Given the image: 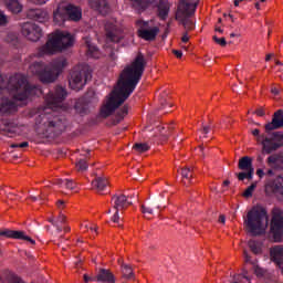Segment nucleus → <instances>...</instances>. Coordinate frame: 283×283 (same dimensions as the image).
Instances as JSON below:
<instances>
[{
    "instance_id": "nucleus-1",
    "label": "nucleus",
    "mask_w": 283,
    "mask_h": 283,
    "mask_svg": "<svg viewBox=\"0 0 283 283\" xmlns=\"http://www.w3.org/2000/svg\"><path fill=\"white\" fill-rule=\"evenodd\" d=\"M145 67H147L145 55L138 53L132 64L123 70L117 81V87L111 92L108 98L102 105L99 111L102 118L112 116V114L132 96L136 90V85H138L140 78H143Z\"/></svg>"
},
{
    "instance_id": "nucleus-2",
    "label": "nucleus",
    "mask_w": 283,
    "mask_h": 283,
    "mask_svg": "<svg viewBox=\"0 0 283 283\" xmlns=\"http://www.w3.org/2000/svg\"><path fill=\"white\" fill-rule=\"evenodd\" d=\"M8 87L9 92L13 95L14 101H27L30 96H36L41 94L39 86L30 85L28 78L22 74H14L9 78L7 83L3 76L0 75V92Z\"/></svg>"
},
{
    "instance_id": "nucleus-3",
    "label": "nucleus",
    "mask_w": 283,
    "mask_h": 283,
    "mask_svg": "<svg viewBox=\"0 0 283 283\" xmlns=\"http://www.w3.org/2000/svg\"><path fill=\"white\" fill-rule=\"evenodd\" d=\"M64 67H67V60L65 57H57L49 65H45L43 62H34L29 66V72L39 77L42 83H54Z\"/></svg>"
},
{
    "instance_id": "nucleus-4",
    "label": "nucleus",
    "mask_w": 283,
    "mask_h": 283,
    "mask_svg": "<svg viewBox=\"0 0 283 283\" xmlns=\"http://www.w3.org/2000/svg\"><path fill=\"white\" fill-rule=\"evenodd\" d=\"M74 45V36L66 31H55L51 38L38 50V56H45V54H56L63 52L67 48Z\"/></svg>"
},
{
    "instance_id": "nucleus-5",
    "label": "nucleus",
    "mask_w": 283,
    "mask_h": 283,
    "mask_svg": "<svg viewBox=\"0 0 283 283\" xmlns=\"http://www.w3.org/2000/svg\"><path fill=\"white\" fill-rule=\"evenodd\" d=\"M266 227H269V213L266 209L263 207L252 208L248 212L245 220L248 233H251V235H262L266 231Z\"/></svg>"
},
{
    "instance_id": "nucleus-6",
    "label": "nucleus",
    "mask_w": 283,
    "mask_h": 283,
    "mask_svg": "<svg viewBox=\"0 0 283 283\" xmlns=\"http://www.w3.org/2000/svg\"><path fill=\"white\" fill-rule=\"evenodd\" d=\"M197 8L198 0H180L178 4L175 19L184 25L187 32H191V30L196 29V24L189 18L196 14Z\"/></svg>"
},
{
    "instance_id": "nucleus-7",
    "label": "nucleus",
    "mask_w": 283,
    "mask_h": 283,
    "mask_svg": "<svg viewBox=\"0 0 283 283\" xmlns=\"http://www.w3.org/2000/svg\"><path fill=\"white\" fill-rule=\"evenodd\" d=\"M65 117L56 115L55 112L49 115H43L42 117V129L44 134H54L55 136H59V134L65 132Z\"/></svg>"
},
{
    "instance_id": "nucleus-8",
    "label": "nucleus",
    "mask_w": 283,
    "mask_h": 283,
    "mask_svg": "<svg viewBox=\"0 0 283 283\" xmlns=\"http://www.w3.org/2000/svg\"><path fill=\"white\" fill-rule=\"evenodd\" d=\"M90 76V66L85 64H80L73 67V70L71 71V77L69 80V85L71 90H75V92L83 90Z\"/></svg>"
},
{
    "instance_id": "nucleus-9",
    "label": "nucleus",
    "mask_w": 283,
    "mask_h": 283,
    "mask_svg": "<svg viewBox=\"0 0 283 283\" xmlns=\"http://www.w3.org/2000/svg\"><path fill=\"white\" fill-rule=\"evenodd\" d=\"M256 143L262 145V151L264 154H273L283 146V133L274 132L271 136L261 135L256 138Z\"/></svg>"
},
{
    "instance_id": "nucleus-10",
    "label": "nucleus",
    "mask_w": 283,
    "mask_h": 283,
    "mask_svg": "<svg viewBox=\"0 0 283 283\" xmlns=\"http://www.w3.org/2000/svg\"><path fill=\"white\" fill-rule=\"evenodd\" d=\"M270 233L273 235L274 242L283 240V211L280 208L272 210V219L270 222Z\"/></svg>"
},
{
    "instance_id": "nucleus-11",
    "label": "nucleus",
    "mask_w": 283,
    "mask_h": 283,
    "mask_svg": "<svg viewBox=\"0 0 283 283\" xmlns=\"http://www.w3.org/2000/svg\"><path fill=\"white\" fill-rule=\"evenodd\" d=\"M105 39L107 43H120L125 39V30L115 22L107 21L104 25Z\"/></svg>"
},
{
    "instance_id": "nucleus-12",
    "label": "nucleus",
    "mask_w": 283,
    "mask_h": 283,
    "mask_svg": "<svg viewBox=\"0 0 283 283\" xmlns=\"http://www.w3.org/2000/svg\"><path fill=\"white\" fill-rule=\"evenodd\" d=\"M66 96L67 91H65L63 86H56L54 92H51L45 96L46 107L53 109V112L54 109H59Z\"/></svg>"
},
{
    "instance_id": "nucleus-13",
    "label": "nucleus",
    "mask_w": 283,
    "mask_h": 283,
    "mask_svg": "<svg viewBox=\"0 0 283 283\" xmlns=\"http://www.w3.org/2000/svg\"><path fill=\"white\" fill-rule=\"evenodd\" d=\"M111 205H112L113 209H115V213L111 218V220L115 224H118V222L120 221L118 211H124V209L132 207V202L127 199V196H125V195H115L111 199Z\"/></svg>"
},
{
    "instance_id": "nucleus-14",
    "label": "nucleus",
    "mask_w": 283,
    "mask_h": 283,
    "mask_svg": "<svg viewBox=\"0 0 283 283\" xmlns=\"http://www.w3.org/2000/svg\"><path fill=\"white\" fill-rule=\"evenodd\" d=\"M135 23L137 28H139L137 30V36H139V39H144V41H156L158 32H160L158 27L149 29V22L144 20H137Z\"/></svg>"
},
{
    "instance_id": "nucleus-15",
    "label": "nucleus",
    "mask_w": 283,
    "mask_h": 283,
    "mask_svg": "<svg viewBox=\"0 0 283 283\" xmlns=\"http://www.w3.org/2000/svg\"><path fill=\"white\" fill-rule=\"evenodd\" d=\"M21 34L24 35L28 41L36 43L43 36V30L36 23L24 22L21 24Z\"/></svg>"
},
{
    "instance_id": "nucleus-16",
    "label": "nucleus",
    "mask_w": 283,
    "mask_h": 283,
    "mask_svg": "<svg viewBox=\"0 0 283 283\" xmlns=\"http://www.w3.org/2000/svg\"><path fill=\"white\" fill-rule=\"evenodd\" d=\"M0 237L12 238L13 240H24L25 242H30V244H36V241H34L29 235H25V232L23 231L3 229V230H0Z\"/></svg>"
},
{
    "instance_id": "nucleus-17",
    "label": "nucleus",
    "mask_w": 283,
    "mask_h": 283,
    "mask_svg": "<svg viewBox=\"0 0 283 283\" xmlns=\"http://www.w3.org/2000/svg\"><path fill=\"white\" fill-rule=\"evenodd\" d=\"M90 158H92L90 150H84L83 154H80L76 157L75 161V171L78 174H83V171H87V168L90 167Z\"/></svg>"
},
{
    "instance_id": "nucleus-18",
    "label": "nucleus",
    "mask_w": 283,
    "mask_h": 283,
    "mask_svg": "<svg viewBox=\"0 0 283 283\" xmlns=\"http://www.w3.org/2000/svg\"><path fill=\"white\" fill-rule=\"evenodd\" d=\"M65 21H67V9H65V2H60L53 11V23L61 27Z\"/></svg>"
},
{
    "instance_id": "nucleus-19",
    "label": "nucleus",
    "mask_w": 283,
    "mask_h": 283,
    "mask_svg": "<svg viewBox=\"0 0 283 283\" xmlns=\"http://www.w3.org/2000/svg\"><path fill=\"white\" fill-rule=\"evenodd\" d=\"M283 127V111L279 109L273 114L272 122L265 125V132H273L274 129H282Z\"/></svg>"
},
{
    "instance_id": "nucleus-20",
    "label": "nucleus",
    "mask_w": 283,
    "mask_h": 283,
    "mask_svg": "<svg viewBox=\"0 0 283 283\" xmlns=\"http://www.w3.org/2000/svg\"><path fill=\"white\" fill-rule=\"evenodd\" d=\"M265 191L268 193H276L283 196V177L279 176L274 180L265 185Z\"/></svg>"
},
{
    "instance_id": "nucleus-21",
    "label": "nucleus",
    "mask_w": 283,
    "mask_h": 283,
    "mask_svg": "<svg viewBox=\"0 0 283 283\" xmlns=\"http://www.w3.org/2000/svg\"><path fill=\"white\" fill-rule=\"evenodd\" d=\"M28 19H31L32 21H38L39 23H45L50 19V15L48 14V11L43 9H29L27 11Z\"/></svg>"
},
{
    "instance_id": "nucleus-22",
    "label": "nucleus",
    "mask_w": 283,
    "mask_h": 283,
    "mask_svg": "<svg viewBox=\"0 0 283 283\" xmlns=\"http://www.w3.org/2000/svg\"><path fill=\"white\" fill-rule=\"evenodd\" d=\"M64 8L66 9L67 21H81V18L83 17L81 8L67 2H64Z\"/></svg>"
},
{
    "instance_id": "nucleus-23",
    "label": "nucleus",
    "mask_w": 283,
    "mask_h": 283,
    "mask_svg": "<svg viewBox=\"0 0 283 283\" xmlns=\"http://www.w3.org/2000/svg\"><path fill=\"white\" fill-rule=\"evenodd\" d=\"M88 6L103 17L109 14V3H107V0H88Z\"/></svg>"
},
{
    "instance_id": "nucleus-24",
    "label": "nucleus",
    "mask_w": 283,
    "mask_h": 283,
    "mask_svg": "<svg viewBox=\"0 0 283 283\" xmlns=\"http://www.w3.org/2000/svg\"><path fill=\"white\" fill-rule=\"evenodd\" d=\"M140 209L144 218L146 220H151L154 218V213H156L158 209H160V207H158V203H156V201H150L142 205Z\"/></svg>"
},
{
    "instance_id": "nucleus-25",
    "label": "nucleus",
    "mask_w": 283,
    "mask_h": 283,
    "mask_svg": "<svg viewBox=\"0 0 283 283\" xmlns=\"http://www.w3.org/2000/svg\"><path fill=\"white\" fill-rule=\"evenodd\" d=\"M266 164L269 165V167H271V169H277V170L282 171L283 154L279 153V154L271 155L270 157H268Z\"/></svg>"
},
{
    "instance_id": "nucleus-26",
    "label": "nucleus",
    "mask_w": 283,
    "mask_h": 283,
    "mask_svg": "<svg viewBox=\"0 0 283 283\" xmlns=\"http://www.w3.org/2000/svg\"><path fill=\"white\" fill-rule=\"evenodd\" d=\"M12 112H17V103L6 97L0 98V114H12Z\"/></svg>"
},
{
    "instance_id": "nucleus-27",
    "label": "nucleus",
    "mask_w": 283,
    "mask_h": 283,
    "mask_svg": "<svg viewBox=\"0 0 283 283\" xmlns=\"http://www.w3.org/2000/svg\"><path fill=\"white\" fill-rule=\"evenodd\" d=\"M96 280L101 283H116V276L109 270L99 269Z\"/></svg>"
},
{
    "instance_id": "nucleus-28",
    "label": "nucleus",
    "mask_w": 283,
    "mask_h": 283,
    "mask_svg": "<svg viewBox=\"0 0 283 283\" xmlns=\"http://www.w3.org/2000/svg\"><path fill=\"white\" fill-rule=\"evenodd\" d=\"M158 17L161 21H166L167 17H169V10H171V4L167 0H160L158 6Z\"/></svg>"
},
{
    "instance_id": "nucleus-29",
    "label": "nucleus",
    "mask_w": 283,
    "mask_h": 283,
    "mask_svg": "<svg viewBox=\"0 0 283 283\" xmlns=\"http://www.w3.org/2000/svg\"><path fill=\"white\" fill-rule=\"evenodd\" d=\"M3 3L12 14H20V12H23V4H21L19 0H3Z\"/></svg>"
},
{
    "instance_id": "nucleus-30",
    "label": "nucleus",
    "mask_w": 283,
    "mask_h": 283,
    "mask_svg": "<svg viewBox=\"0 0 283 283\" xmlns=\"http://www.w3.org/2000/svg\"><path fill=\"white\" fill-rule=\"evenodd\" d=\"M107 185H109V181L104 176L96 175L95 179L92 181L93 189H96L98 193H101V191H105Z\"/></svg>"
},
{
    "instance_id": "nucleus-31",
    "label": "nucleus",
    "mask_w": 283,
    "mask_h": 283,
    "mask_svg": "<svg viewBox=\"0 0 283 283\" xmlns=\"http://www.w3.org/2000/svg\"><path fill=\"white\" fill-rule=\"evenodd\" d=\"M271 260L280 266L283 260V245H275L270 250Z\"/></svg>"
},
{
    "instance_id": "nucleus-32",
    "label": "nucleus",
    "mask_w": 283,
    "mask_h": 283,
    "mask_svg": "<svg viewBox=\"0 0 283 283\" xmlns=\"http://www.w3.org/2000/svg\"><path fill=\"white\" fill-rule=\"evenodd\" d=\"M74 109L80 116H87L90 114V105L87 101L81 98L75 102Z\"/></svg>"
},
{
    "instance_id": "nucleus-33",
    "label": "nucleus",
    "mask_w": 283,
    "mask_h": 283,
    "mask_svg": "<svg viewBox=\"0 0 283 283\" xmlns=\"http://www.w3.org/2000/svg\"><path fill=\"white\" fill-rule=\"evenodd\" d=\"M238 167L241 171H254L253 159L249 156H244L239 159Z\"/></svg>"
},
{
    "instance_id": "nucleus-34",
    "label": "nucleus",
    "mask_w": 283,
    "mask_h": 283,
    "mask_svg": "<svg viewBox=\"0 0 283 283\" xmlns=\"http://www.w3.org/2000/svg\"><path fill=\"white\" fill-rule=\"evenodd\" d=\"M180 175L182 178V184L186 187H189V185H191V180L193 179V170H191L189 167H184L181 168Z\"/></svg>"
},
{
    "instance_id": "nucleus-35",
    "label": "nucleus",
    "mask_w": 283,
    "mask_h": 283,
    "mask_svg": "<svg viewBox=\"0 0 283 283\" xmlns=\"http://www.w3.org/2000/svg\"><path fill=\"white\" fill-rule=\"evenodd\" d=\"M129 114V106L124 105L119 111L116 112L115 118L113 119V125H118V123L125 119V116Z\"/></svg>"
},
{
    "instance_id": "nucleus-36",
    "label": "nucleus",
    "mask_w": 283,
    "mask_h": 283,
    "mask_svg": "<svg viewBox=\"0 0 283 283\" xmlns=\"http://www.w3.org/2000/svg\"><path fill=\"white\" fill-rule=\"evenodd\" d=\"M60 187L61 189H64V191H75L76 182L70 179L60 180Z\"/></svg>"
},
{
    "instance_id": "nucleus-37",
    "label": "nucleus",
    "mask_w": 283,
    "mask_h": 283,
    "mask_svg": "<svg viewBox=\"0 0 283 283\" xmlns=\"http://www.w3.org/2000/svg\"><path fill=\"white\" fill-rule=\"evenodd\" d=\"M2 283H25L24 281H22L21 277L17 276L13 273H7L4 274L2 277Z\"/></svg>"
},
{
    "instance_id": "nucleus-38",
    "label": "nucleus",
    "mask_w": 283,
    "mask_h": 283,
    "mask_svg": "<svg viewBox=\"0 0 283 283\" xmlns=\"http://www.w3.org/2000/svg\"><path fill=\"white\" fill-rule=\"evenodd\" d=\"M81 230L86 233L87 231H91L92 233H95V235H98V227L94 223L84 222L81 224Z\"/></svg>"
},
{
    "instance_id": "nucleus-39",
    "label": "nucleus",
    "mask_w": 283,
    "mask_h": 283,
    "mask_svg": "<svg viewBox=\"0 0 283 283\" xmlns=\"http://www.w3.org/2000/svg\"><path fill=\"white\" fill-rule=\"evenodd\" d=\"M122 275L126 280H134V269H132L130 265L122 263Z\"/></svg>"
},
{
    "instance_id": "nucleus-40",
    "label": "nucleus",
    "mask_w": 283,
    "mask_h": 283,
    "mask_svg": "<svg viewBox=\"0 0 283 283\" xmlns=\"http://www.w3.org/2000/svg\"><path fill=\"white\" fill-rule=\"evenodd\" d=\"M253 171L254 170H243V172L237 174L238 180H253Z\"/></svg>"
},
{
    "instance_id": "nucleus-41",
    "label": "nucleus",
    "mask_w": 283,
    "mask_h": 283,
    "mask_svg": "<svg viewBox=\"0 0 283 283\" xmlns=\"http://www.w3.org/2000/svg\"><path fill=\"white\" fill-rule=\"evenodd\" d=\"M87 48H88L87 49L88 56H92L93 59H101V51H98V48L90 44Z\"/></svg>"
},
{
    "instance_id": "nucleus-42",
    "label": "nucleus",
    "mask_w": 283,
    "mask_h": 283,
    "mask_svg": "<svg viewBox=\"0 0 283 283\" xmlns=\"http://www.w3.org/2000/svg\"><path fill=\"white\" fill-rule=\"evenodd\" d=\"M258 188V184L253 182L251 186H249L245 191H243L242 196L243 198H253V191Z\"/></svg>"
},
{
    "instance_id": "nucleus-43",
    "label": "nucleus",
    "mask_w": 283,
    "mask_h": 283,
    "mask_svg": "<svg viewBox=\"0 0 283 283\" xmlns=\"http://www.w3.org/2000/svg\"><path fill=\"white\" fill-rule=\"evenodd\" d=\"M250 251L254 253V255H260L262 253V249L258 245V242L251 240L249 241Z\"/></svg>"
},
{
    "instance_id": "nucleus-44",
    "label": "nucleus",
    "mask_w": 283,
    "mask_h": 283,
    "mask_svg": "<svg viewBox=\"0 0 283 283\" xmlns=\"http://www.w3.org/2000/svg\"><path fill=\"white\" fill-rule=\"evenodd\" d=\"M133 149L137 151L138 154H145V151H149V145L147 144H135L133 146Z\"/></svg>"
},
{
    "instance_id": "nucleus-45",
    "label": "nucleus",
    "mask_w": 283,
    "mask_h": 283,
    "mask_svg": "<svg viewBox=\"0 0 283 283\" xmlns=\"http://www.w3.org/2000/svg\"><path fill=\"white\" fill-rule=\"evenodd\" d=\"M133 3V8L136 10H145L146 0H130Z\"/></svg>"
},
{
    "instance_id": "nucleus-46",
    "label": "nucleus",
    "mask_w": 283,
    "mask_h": 283,
    "mask_svg": "<svg viewBox=\"0 0 283 283\" xmlns=\"http://www.w3.org/2000/svg\"><path fill=\"white\" fill-rule=\"evenodd\" d=\"M159 134L164 137V138H168L169 134H171V127L169 126H161L159 127Z\"/></svg>"
},
{
    "instance_id": "nucleus-47",
    "label": "nucleus",
    "mask_w": 283,
    "mask_h": 283,
    "mask_svg": "<svg viewBox=\"0 0 283 283\" xmlns=\"http://www.w3.org/2000/svg\"><path fill=\"white\" fill-rule=\"evenodd\" d=\"M212 41H214V43L221 48H227V39L224 38H218V35H213Z\"/></svg>"
},
{
    "instance_id": "nucleus-48",
    "label": "nucleus",
    "mask_w": 283,
    "mask_h": 283,
    "mask_svg": "<svg viewBox=\"0 0 283 283\" xmlns=\"http://www.w3.org/2000/svg\"><path fill=\"white\" fill-rule=\"evenodd\" d=\"M28 146H29L28 142H23L21 144H11L10 145V147H12V149H17V148L23 149V148H25Z\"/></svg>"
},
{
    "instance_id": "nucleus-49",
    "label": "nucleus",
    "mask_w": 283,
    "mask_h": 283,
    "mask_svg": "<svg viewBox=\"0 0 283 283\" xmlns=\"http://www.w3.org/2000/svg\"><path fill=\"white\" fill-rule=\"evenodd\" d=\"M0 25H8V17L0 11Z\"/></svg>"
},
{
    "instance_id": "nucleus-50",
    "label": "nucleus",
    "mask_w": 283,
    "mask_h": 283,
    "mask_svg": "<svg viewBox=\"0 0 283 283\" xmlns=\"http://www.w3.org/2000/svg\"><path fill=\"white\" fill-rule=\"evenodd\" d=\"M254 114H256V116H265L266 112L264 111V107H259L255 109Z\"/></svg>"
},
{
    "instance_id": "nucleus-51",
    "label": "nucleus",
    "mask_w": 283,
    "mask_h": 283,
    "mask_svg": "<svg viewBox=\"0 0 283 283\" xmlns=\"http://www.w3.org/2000/svg\"><path fill=\"white\" fill-rule=\"evenodd\" d=\"M31 2L34 3L35 6H43L48 3V0H31Z\"/></svg>"
},
{
    "instance_id": "nucleus-52",
    "label": "nucleus",
    "mask_w": 283,
    "mask_h": 283,
    "mask_svg": "<svg viewBox=\"0 0 283 283\" xmlns=\"http://www.w3.org/2000/svg\"><path fill=\"white\" fill-rule=\"evenodd\" d=\"M172 54H175L177 59H182V51L172 50Z\"/></svg>"
},
{
    "instance_id": "nucleus-53",
    "label": "nucleus",
    "mask_w": 283,
    "mask_h": 283,
    "mask_svg": "<svg viewBox=\"0 0 283 283\" xmlns=\"http://www.w3.org/2000/svg\"><path fill=\"white\" fill-rule=\"evenodd\" d=\"M56 207H57V209H65V201L59 200V201L56 202Z\"/></svg>"
},
{
    "instance_id": "nucleus-54",
    "label": "nucleus",
    "mask_w": 283,
    "mask_h": 283,
    "mask_svg": "<svg viewBox=\"0 0 283 283\" xmlns=\"http://www.w3.org/2000/svg\"><path fill=\"white\" fill-rule=\"evenodd\" d=\"M251 134H252V136H255L256 138H260V136H262V135H260V129H258V128L253 129L251 132Z\"/></svg>"
},
{
    "instance_id": "nucleus-55",
    "label": "nucleus",
    "mask_w": 283,
    "mask_h": 283,
    "mask_svg": "<svg viewBox=\"0 0 283 283\" xmlns=\"http://www.w3.org/2000/svg\"><path fill=\"white\" fill-rule=\"evenodd\" d=\"M210 130H211V125H208V126H203V127H202V133H203V134H209Z\"/></svg>"
},
{
    "instance_id": "nucleus-56",
    "label": "nucleus",
    "mask_w": 283,
    "mask_h": 283,
    "mask_svg": "<svg viewBox=\"0 0 283 283\" xmlns=\"http://www.w3.org/2000/svg\"><path fill=\"white\" fill-rule=\"evenodd\" d=\"M256 176H259V178H264V170L261 169V168H259V169L256 170Z\"/></svg>"
},
{
    "instance_id": "nucleus-57",
    "label": "nucleus",
    "mask_w": 283,
    "mask_h": 283,
    "mask_svg": "<svg viewBox=\"0 0 283 283\" xmlns=\"http://www.w3.org/2000/svg\"><path fill=\"white\" fill-rule=\"evenodd\" d=\"M226 221H227V217H224V214H220L218 222H220L221 224H224Z\"/></svg>"
},
{
    "instance_id": "nucleus-58",
    "label": "nucleus",
    "mask_w": 283,
    "mask_h": 283,
    "mask_svg": "<svg viewBox=\"0 0 283 283\" xmlns=\"http://www.w3.org/2000/svg\"><path fill=\"white\" fill-rule=\"evenodd\" d=\"M182 43H189V35L185 33L181 38Z\"/></svg>"
},
{
    "instance_id": "nucleus-59",
    "label": "nucleus",
    "mask_w": 283,
    "mask_h": 283,
    "mask_svg": "<svg viewBox=\"0 0 283 283\" xmlns=\"http://www.w3.org/2000/svg\"><path fill=\"white\" fill-rule=\"evenodd\" d=\"M243 255L245 258V262H250L251 261V256H249V253L247 252V250L243 251Z\"/></svg>"
},
{
    "instance_id": "nucleus-60",
    "label": "nucleus",
    "mask_w": 283,
    "mask_h": 283,
    "mask_svg": "<svg viewBox=\"0 0 283 283\" xmlns=\"http://www.w3.org/2000/svg\"><path fill=\"white\" fill-rule=\"evenodd\" d=\"M254 272L256 275H262V269H260L259 266L255 268Z\"/></svg>"
},
{
    "instance_id": "nucleus-61",
    "label": "nucleus",
    "mask_w": 283,
    "mask_h": 283,
    "mask_svg": "<svg viewBox=\"0 0 283 283\" xmlns=\"http://www.w3.org/2000/svg\"><path fill=\"white\" fill-rule=\"evenodd\" d=\"M109 59H112V61H116V53L114 51L111 52Z\"/></svg>"
},
{
    "instance_id": "nucleus-62",
    "label": "nucleus",
    "mask_w": 283,
    "mask_h": 283,
    "mask_svg": "<svg viewBox=\"0 0 283 283\" xmlns=\"http://www.w3.org/2000/svg\"><path fill=\"white\" fill-rule=\"evenodd\" d=\"M214 32H219L220 34H222V32H224V30H222L220 27H216L214 28Z\"/></svg>"
},
{
    "instance_id": "nucleus-63",
    "label": "nucleus",
    "mask_w": 283,
    "mask_h": 283,
    "mask_svg": "<svg viewBox=\"0 0 283 283\" xmlns=\"http://www.w3.org/2000/svg\"><path fill=\"white\" fill-rule=\"evenodd\" d=\"M92 280L87 274H84V282L87 283Z\"/></svg>"
},
{
    "instance_id": "nucleus-64",
    "label": "nucleus",
    "mask_w": 283,
    "mask_h": 283,
    "mask_svg": "<svg viewBox=\"0 0 283 283\" xmlns=\"http://www.w3.org/2000/svg\"><path fill=\"white\" fill-rule=\"evenodd\" d=\"M266 176H273V169H269V170L266 171Z\"/></svg>"
}]
</instances>
